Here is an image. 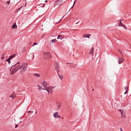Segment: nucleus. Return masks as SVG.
<instances>
[{"instance_id": "nucleus-1", "label": "nucleus", "mask_w": 131, "mask_h": 131, "mask_svg": "<svg viewBox=\"0 0 131 131\" xmlns=\"http://www.w3.org/2000/svg\"><path fill=\"white\" fill-rule=\"evenodd\" d=\"M28 67V64L26 62L23 63L21 65L18 64L12 69V71L10 73V74L11 75H14V74H15L19 70H20V72L21 73H23L27 70Z\"/></svg>"}, {"instance_id": "nucleus-2", "label": "nucleus", "mask_w": 131, "mask_h": 131, "mask_svg": "<svg viewBox=\"0 0 131 131\" xmlns=\"http://www.w3.org/2000/svg\"><path fill=\"white\" fill-rule=\"evenodd\" d=\"M54 87L49 86H47L46 88H43V91H47L48 95H50V94L52 95L53 93H54Z\"/></svg>"}, {"instance_id": "nucleus-3", "label": "nucleus", "mask_w": 131, "mask_h": 131, "mask_svg": "<svg viewBox=\"0 0 131 131\" xmlns=\"http://www.w3.org/2000/svg\"><path fill=\"white\" fill-rule=\"evenodd\" d=\"M43 57L45 59H50V58H52V55L50 52H44L43 53Z\"/></svg>"}, {"instance_id": "nucleus-4", "label": "nucleus", "mask_w": 131, "mask_h": 131, "mask_svg": "<svg viewBox=\"0 0 131 131\" xmlns=\"http://www.w3.org/2000/svg\"><path fill=\"white\" fill-rule=\"evenodd\" d=\"M54 68L55 70L57 72V74H59V72L60 71L59 67V63H58V62H55L54 63Z\"/></svg>"}, {"instance_id": "nucleus-5", "label": "nucleus", "mask_w": 131, "mask_h": 131, "mask_svg": "<svg viewBox=\"0 0 131 131\" xmlns=\"http://www.w3.org/2000/svg\"><path fill=\"white\" fill-rule=\"evenodd\" d=\"M62 5H63V0H57L55 4L54 8L56 7V6H58V7H60V6H62Z\"/></svg>"}, {"instance_id": "nucleus-6", "label": "nucleus", "mask_w": 131, "mask_h": 131, "mask_svg": "<svg viewBox=\"0 0 131 131\" xmlns=\"http://www.w3.org/2000/svg\"><path fill=\"white\" fill-rule=\"evenodd\" d=\"M41 85L43 87V89H47L48 88V83H47V81H43L41 82Z\"/></svg>"}, {"instance_id": "nucleus-7", "label": "nucleus", "mask_w": 131, "mask_h": 131, "mask_svg": "<svg viewBox=\"0 0 131 131\" xmlns=\"http://www.w3.org/2000/svg\"><path fill=\"white\" fill-rule=\"evenodd\" d=\"M58 112H55L53 113V116L54 118H61V116H60L59 115Z\"/></svg>"}, {"instance_id": "nucleus-8", "label": "nucleus", "mask_w": 131, "mask_h": 131, "mask_svg": "<svg viewBox=\"0 0 131 131\" xmlns=\"http://www.w3.org/2000/svg\"><path fill=\"white\" fill-rule=\"evenodd\" d=\"M120 112L121 117L123 118H125V112H124L123 110H120Z\"/></svg>"}, {"instance_id": "nucleus-9", "label": "nucleus", "mask_w": 131, "mask_h": 131, "mask_svg": "<svg viewBox=\"0 0 131 131\" xmlns=\"http://www.w3.org/2000/svg\"><path fill=\"white\" fill-rule=\"evenodd\" d=\"M118 60V64H121V63H123V62L124 61V59H123L122 57H119Z\"/></svg>"}, {"instance_id": "nucleus-10", "label": "nucleus", "mask_w": 131, "mask_h": 131, "mask_svg": "<svg viewBox=\"0 0 131 131\" xmlns=\"http://www.w3.org/2000/svg\"><path fill=\"white\" fill-rule=\"evenodd\" d=\"M90 36H91V35H89L88 34H84L83 35L84 38H90Z\"/></svg>"}, {"instance_id": "nucleus-11", "label": "nucleus", "mask_w": 131, "mask_h": 131, "mask_svg": "<svg viewBox=\"0 0 131 131\" xmlns=\"http://www.w3.org/2000/svg\"><path fill=\"white\" fill-rule=\"evenodd\" d=\"M90 54L94 56V47H92L90 50Z\"/></svg>"}, {"instance_id": "nucleus-12", "label": "nucleus", "mask_w": 131, "mask_h": 131, "mask_svg": "<svg viewBox=\"0 0 131 131\" xmlns=\"http://www.w3.org/2000/svg\"><path fill=\"white\" fill-rule=\"evenodd\" d=\"M63 38H64V37L60 35H59L57 37V39H63Z\"/></svg>"}, {"instance_id": "nucleus-13", "label": "nucleus", "mask_w": 131, "mask_h": 131, "mask_svg": "<svg viewBox=\"0 0 131 131\" xmlns=\"http://www.w3.org/2000/svg\"><path fill=\"white\" fill-rule=\"evenodd\" d=\"M15 57H16V54H13L10 57H9L8 58L10 59V60H12V59H13V58H15Z\"/></svg>"}, {"instance_id": "nucleus-14", "label": "nucleus", "mask_w": 131, "mask_h": 131, "mask_svg": "<svg viewBox=\"0 0 131 131\" xmlns=\"http://www.w3.org/2000/svg\"><path fill=\"white\" fill-rule=\"evenodd\" d=\"M38 86V89L39 90V91H41V90H42V91H43V88H42V86L39 85H37Z\"/></svg>"}, {"instance_id": "nucleus-15", "label": "nucleus", "mask_w": 131, "mask_h": 131, "mask_svg": "<svg viewBox=\"0 0 131 131\" xmlns=\"http://www.w3.org/2000/svg\"><path fill=\"white\" fill-rule=\"evenodd\" d=\"M57 110H60V109H61V104H60L59 103H57Z\"/></svg>"}, {"instance_id": "nucleus-16", "label": "nucleus", "mask_w": 131, "mask_h": 131, "mask_svg": "<svg viewBox=\"0 0 131 131\" xmlns=\"http://www.w3.org/2000/svg\"><path fill=\"white\" fill-rule=\"evenodd\" d=\"M58 75L59 79H60V80H62V79H63V76L59 74V73L58 74Z\"/></svg>"}, {"instance_id": "nucleus-17", "label": "nucleus", "mask_w": 131, "mask_h": 131, "mask_svg": "<svg viewBox=\"0 0 131 131\" xmlns=\"http://www.w3.org/2000/svg\"><path fill=\"white\" fill-rule=\"evenodd\" d=\"M12 29H17V26L16 24H14L12 27Z\"/></svg>"}, {"instance_id": "nucleus-18", "label": "nucleus", "mask_w": 131, "mask_h": 131, "mask_svg": "<svg viewBox=\"0 0 131 131\" xmlns=\"http://www.w3.org/2000/svg\"><path fill=\"white\" fill-rule=\"evenodd\" d=\"M34 76H36V77H40V74H37V73H35Z\"/></svg>"}, {"instance_id": "nucleus-19", "label": "nucleus", "mask_w": 131, "mask_h": 131, "mask_svg": "<svg viewBox=\"0 0 131 131\" xmlns=\"http://www.w3.org/2000/svg\"><path fill=\"white\" fill-rule=\"evenodd\" d=\"M10 98H11L12 99H14V98H16V95H15V94H12L10 96Z\"/></svg>"}, {"instance_id": "nucleus-20", "label": "nucleus", "mask_w": 131, "mask_h": 131, "mask_svg": "<svg viewBox=\"0 0 131 131\" xmlns=\"http://www.w3.org/2000/svg\"><path fill=\"white\" fill-rule=\"evenodd\" d=\"M118 26H120V27H122L123 26V24L121 23V21L119 23Z\"/></svg>"}, {"instance_id": "nucleus-21", "label": "nucleus", "mask_w": 131, "mask_h": 131, "mask_svg": "<svg viewBox=\"0 0 131 131\" xmlns=\"http://www.w3.org/2000/svg\"><path fill=\"white\" fill-rule=\"evenodd\" d=\"M51 41L52 42V43H54V42H57V39H52Z\"/></svg>"}, {"instance_id": "nucleus-22", "label": "nucleus", "mask_w": 131, "mask_h": 131, "mask_svg": "<svg viewBox=\"0 0 131 131\" xmlns=\"http://www.w3.org/2000/svg\"><path fill=\"white\" fill-rule=\"evenodd\" d=\"M6 61L8 62V64H11V59L10 58L7 59Z\"/></svg>"}, {"instance_id": "nucleus-23", "label": "nucleus", "mask_w": 131, "mask_h": 131, "mask_svg": "<svg viewBox=\"0 0 131 131\" xmlns=\"http://www.w3.org/2000/svg\"><path fill=\"white\" fill-rule=\"evenodd\" d=\"M1 59L2 60H4V59H5V54H3L2 56L1 57Z\"/></svg>"}, {"instance_id": "nucleus-24", "label": "nucleus", "mask_w": 131, "mask_h": 131, "mask_svg": "<svg viewBox=\"0 0 131 131\" xmlns=\"http://www.w3.org/2000/svg\"><path fill=\"white\" fill-rule=\"evenodd\" d=\"M11 3V1H7L6 3V5H7L8 6H9V5H10V3Z\"/></svg>"}, {"instance_id": "nucleus-25", "label": "nucleus", "mask_w": 131, "mask_h": 131, "mask_svg": "<svg viewBox=\"0 0 131 131\" xmlns=\"http://www.w3.org/2000/svg\"><path fill=\"white\" fill-rule=\"evenodd\" d=\"M64 17H65V15H64L62 18L61 19H60V20L58 22V23H60V22H61V20H62V19H63L64 18Z\"/></svg>"}, {"instance_id": "nucleus-26", "label": "nucleus", "mask_w": 131, "mask_h": 131, "mask_svg": "<svg viewBox=\"0 0 131 131\" xmlns=\"http://www.w3.org/2000/svg\"><path fill=\"white\" fill-rule=\"evenodd\" d=\"M124 90H125V91H126L127 92V91H128V88H127V86H126V87L124 88Z\"/></svg>"}, {"instance_id": "nucleus-27", "label": "nucleus", "mask_w": 131, "mask_h": 131, "mask_svg": "<svg viewBox=\"0 0 131 131\" xmlns=\"http://www.w3.org/2000/svg\"><path fill=\"white\" fill-rule=\"evenodd\" d=\"M122 27H123V28H124V29H127L126 26H125V25H123Z\"/></svg>"}, {"instance_id": "nucleus-28", "label": "nucleus", "mask_w": 131, "mask_h": 131, "mask_svg": "<svg viewBox=\"0 0 131 131\" xmlns=\"http://www.w3.org/2000/svg\"><path fill=\"white\" fill-rule=\"evenodd\" d=\"M76 1H77V0H75V1L74 2V4H73L74 5H75V3H76Z\"/></svg>"}, {"instance_id": "nucleus-29", "label": "nucleus", "mask_w": 131, "mask_h": 131, "mask_svg": "<svg viewBox=\"0 0 131 131\" xmlns=\"http://www.w3.org/2000/svg\"><path fill=\"white\" fill-rule=\"evenodd\" d=\"M36 45H37V43H34L33 47H34V46H36Z\"/></svg>"}, {"instance_id": "nucleus-30", "label": "nucleus", "mask_w": 131, "mask_h": 131, "mask_svg": "<svg viewBox=\"0 0 131 131\" xmlns=\"http://www.w3.org/2000/svg\"><path fill=\"white\" fill-rule=\"evenodd\" d=\"M46 6V4H43L42 6V8H44V7Z\"/></svg>"}, {"instance_id": "nucleus-31", "label": "nucleus", "mask_w": 131, "mask_h": 131, "mask_svg": "<svg viewBox=\"0 0 131 131\" xmlns=\"http://www.w3.org/2000/svg\"><path fill=\"white\" fill-rule=\"evenodd\" d=\"M127 93V91H126V92L124 93V95H126Z\"/></svg>"}, {"instance_id": "nucleus-32", "label": "nucleus", "mask_w": 131, "mask_h": 131, "mask_svg": "<svg viewBox=\"0 0 131 131\" xmlns=\"http://www.w3.org/2000/svg\"><path fill=\"white\" fill-rule=\"evenodd\" d=\"M33 59H34V54L33 55Z\"/></svg>"}, {"instance_id": "nucleus-33", "label": "nucleus", "mask_w": 131, "mask_h": 131, "mask_svg": "<svg viewBox=\"0 0 131 131\" xmlns=\"http://www.w3.org/2000/svg\"><path fill=\"white\" fill-rule=\"evenodd\" d=\"M48 2V0H46L45 1V3H47Z\"/></svg>"}, {"instance_id": "nucleus-34", "label": "nucleus", "mask_w": 131, "mask_h": 131, "mask_svg": "<svg viewBox=\"0 0 131 131\" xmlns=\"http://www.w3.org/2000/svg\"><path fill=\"white\" fill-rule=\"evenodd\" d=\"M73 7H74V5H73L72 6V8H73Z\"/></svg>"}, {"instance_id": "nucleus-35", "label": "nucleus", "mask_w": 131, "mask_h": 131, "mask_svg": "<svg viewBox=\"0 0 131 131\" xmlns=\"http://www.w3.org/2000/svg\"><path fill=\"white\" fill-rule=\"evenodd\" d=\"M19 63H20V62H18L17 63H16V65L17 64H19Z\"/></svg>"}, {"instance_id": "nucleus-36", "label": "nucleus", "mask_w": 131, "mask_h": 131, "mask_svg": "<svg viewBox=\"0 0 131 131\" xmlns=\"http://www.w3.org/2000/svg\"><path fill=\"white\" fill-rule=\"evenodd\" d=\"M17 126H18V125H15V127H17Z\"/></svg>"}, {"instance_id": "nucleus-37", "label": "nucleus", "mask_w": 131, "mask_h": 131, "mask_svg": "<svg viewBox=\"0 0 131 131\" xmlns=\"http://www.w3.org/2000/svg\"><path fill=\"white\" fill-rule=\"evenodd\" d=\"M28 113H30V111H28Z\"/></svg>"}, {"instance_id": "nucleus-38", "label": "nucleus", "mask_w": 131, "mask_h": 131, "mask_svg": "<svg viewBox=\"0 0 131 131\" xmlns=\"http://www.w3.org/2000/svg\"><path fill=\"white\" fill-rule=\"evenodd\" d=\"M119 52H120V53H121V51L120 50H119Z\"/></svg>"}, {"instance_id": "nucleus-39", "label": "nucleus", "mask_w": 131, "mask_h": 131, "mask_svg": "<svg viewBox=\"0 0 131 131\" xmlns=\"http://www.w3.org/2000/svg\"><path fill=\"white\" fill-rule=\"evenodd\" d=\"M20 9H21V7L20 8H19V10H20Z\"/></svg>"}, {"instance_id": "nucleus-40", "label": "nucleus", "mask_w": 131, "mask_h": 131, "mask_svg": "<svg viewBox=\"0 0 131 131\" xmlns=\"http://www.w3.org/2000/svg\"><path fill=\"white\" fill-rule=\"evenodd\" d=\"M76 24H78V23H76Z\"/></svg>"}, {"instance_id": "nucleus-41", "label": "nucleus", "mask_w": 131, "mask_h": 131, "mask_svg": "<svg viewBox=\"0 0 131 131\" xmlns=\"http://www.w3.org/2000/svg\"><path fill=\"white\" fill-rule=\"evenodd\" d=\"M94 89H93L92 91H94Z\"/></svg>"}, {"instance_id": "nucleus-42", "label": "nucleus", "mask_w": 131, "mask_h": 131, "mask_svg": "<svg viewBox=\"0 0 131 131\" xmlns=\"http://www.w3.org/2000/svg\"><path fill=\"white\" fill-rule=\"evenodd\" d=\"M36 113H37V112H35V114H36Z\"/></svg>"}]
</instances>
